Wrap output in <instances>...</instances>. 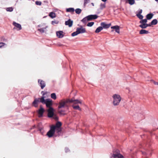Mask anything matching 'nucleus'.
Wrapping results in <instances>:
<instances>
[{"label":"nucleus","mask_w":158,"mask_h":158,"mask_svg":"<svg viewBox=\"0 0 158 158\" xmlns=\"http://www.w3.org/2000/svg\"><path fill=\"white\" fill-rule=\"evenodd\" d=\"M86 31L85 28H83L82 26H81L80 28H77L76 31L73 32L71 35L72 36L77 35L79 34H82L86 32Z\"/></svg>","instance_id":"nucleus-1"},{"label":"nucleus","mask_w":158,"mask_h":158,"mask_svg":"<svg viewBox=\"0 0 158 158\" xmlns=\"http://www.w3.org/2000/svg\"><path fill=\"white\" fill-rule=\"evenodd\" d=\"M113 98L114 99L113 104L114 106H117L121 100V97L119 95L115 94L113 95Z\"/></svg>","instance_id":"nucleus-2"},{"label":"nucleus","mask_w":158,"mask_h":158,"mask_svg":"<svg viewBox=\"0 0 158 158\" xmlns=\"http://www.w3.org/2000/svg\"><path fill=\"white\" fill-rule=\"evenodd\" d=\"M68 100H69V99H68L66 100L64 99L61 100L59 102V105L58 107V108L59 109H61L65 106L68 107V106L67 104L69 103V102L68 101Z\"/></svg>","instance_id":"nucleus-3"},{"label":"nucleus","mask_w":158,"mask_h":158,"mask_svg":"<svg viewBox=\"0 0 158 158\" xmlns=\"http://www.w3.org/2000/svg\"><path fill=\"white\" fill-rule=\"evenodd\" d=\"M56 131L54 125H52L50 127V129L47 133L46 135L49 138H51L54 135Z\"/></svg>","instance_id":"nucleus-4"},{"label":"nucleus","mask_w":158,"mask_h":158,"mask_svg":"<svg viewBox=\"0 0 158 158\" xmlns=\"http://www.w3.org/2000/svg\"><path fill=\"white\" fill-rule=\"evenodd\" d=\"M112 157L114 158H124L123 156L120 153L118 149L113 151Z\"/></svg>","instance_id":"nucleus-5"},{"label":"nucleus","mask_w":158,"mask_h":158,"mask_svg":"<svg viewBox=\"0 0 158 158\" xmlns=\"http://www.w3.org/2000/svg\"><path fill=\"white\" fill-rule=\"evenodd\" d=\"M62 125V124L61 122H58L56 123L55 126H54L55 127V130L56 132L58 133L60 132L61 131V129L60 127Z\"/></svg>","instance_id":"nucleus-6"},{"label":"nucleus","mask_w":158,"mask_h":158,"mask_svg":"<svg viewBox=\"0 0 158 158\" xmlns=\"http://www.w3.org/2000/svg\"><path fill=\"white\" fill-rule=\"evenodd\" d=\"M12 24L15 26L13 28L14 29H16L17 31L20 30L22 29V27L20 24L16 23L15 22H13Z\"/></svg>","instance_id":"nucleus-7"},{"label":"nucleus","mask_w":158,"mask_h":158,"mask_svg":"<svg viewBox=\"0 0 158 158\" xmlns=\"http://www.w3.org/2000/svg\"><path fill=\"white\" fill-rule=\"evenodd\" d=\"M48 116L49 118L52 117L54 114V109L52 107H50L48 110Z\"/></svg>","instance_id":"nucleus-8"},{"label":"nucleus","mask_w":158,"mask_h":158,"mask_svg":"<svg viewBox=\"0 0 158 158\" xmlns=\"http://www.w3.org/2000/svg\"><path fill=\"white\" fill-rule=\"evenodd\" d=\"M69 102V103H73L74 104H78L79 103L81 104V102L78 99H69V100L68 101Z\"/></svg>","instance_id":"nucleus-9"},{"label":"nucleus","mask_w":158,"mask_h":158,"mask_svg":"<svg viewBox=\"0 0 158 158\" xmlns=\"http://www.w3.org/2000/svg\"><path fill=\"white\" fill-rule=\"evenodd\" d=\"M39 85L40 86L42 89H43L46 85L45 82L41 79H39L38 80Z\"/></svg>","instance_id":"nucleus-10"},{"label":"nucleus","mask_w":158,"mask_h":158,"mask_svg":"<svg viewBox=\"0 0 158 158\" xmlns=\"http://www.w3.org/2000/svg\"><path fill=\"white\" fill-rule=\"evenodd\" d=\"M44 111V110L43 108L40 106V108L39 110L38 111V116L39 117H41L43 116V114Z\"/></svg>","instance_id":"nucleus-11"},{"label":"nucleus","mask_w":158,"mask_h":158,"mask_svg":"<svg viewBox=\"0 0 158 158\" xmlns=\"http://www.w3.org/2000/svg\"><path fill=\"white\" fill-rule=\"evenodd\" d=\"M47 107L48 108L50 107H52L51 106L52 105V103L51 101L49 99H46L45 100V103Z\"/></svg>","instance_id":"nucleus-12"},{"label":"nucleus","mask_w":158,"mask_h":158,"mask_svg":"<svg viewBox=\"0 0 158 158\" xmlns=\"http://www.w3.org/2000/svg\"><path fill=\"white\" fill-rule=\"evenodd\" d=\"M98 16L96 15H90L87 16L88 17V20L89 21L91 20L92 19H95L97 18Z\"/></svg>","instance_id":"nucleus-13"},{"label":"nucleus","mask_w":158,"mask_h":158,"mask_svg":"<svg viewBox=\"0 0 158 158\" xmlns=\"http://www.w3.org/2000/svg\"><path fill=\"white\" fill-rule=\"evenodd\" d=\"M101 25L103 28L106 29L109 28L110 27L111 25V24L110 23L107 24L105 23L102 22L101 23Z\"/></svg>","instance_id":"nucleus-14"},{"label":"nucleus","mask_w":158,"mask_h":158,"mask_svg":"<svg viewBox=\"0 0 158 158\" xmlns=\"http://www.w3.org/2000/svg\"><path fill=\"white\" fill-rule=\"evenodd\" d=\"M63 32L62 31H57L56 32V34L57 36L60 38H62L64 36V35L63 34Z\"/></svg>","instance_id":"nucleus-15"},{"label":"nucleus","mask_w":158,"mask_h":158,"mask_svg":"<svg viewBox=\"0 0 158 158\" xmlns=\"http://www.w3.org/2000/svg\"><path fill=\"white\" fill-rule=\"evenodd\" d=\"M73 24V21L70 19H69L67 21L65 22V24L66 25H68L69 27L72 26Z\"/></svg>","instance_id":"nucleus-16"},{"label":"nucleus","mask_w":158,"mask_h":158,"mask_svg":"<svg viewBox=\"0 0 158 158\" xmlns=\"http://www.w3.org/2000/svg\"><path fill=\"white\" fill-rule=\"evenodd\" d=\"M111 28L115 30V31L118 33H119V26L118 25H116L111 27Z\"/></svg>","instance_id":"nucleus-17"},{"label":"nucleus","mask_w":158,"mask_h":158,"mask_svg":"<svg viewBox=\"0 0 158 158\" xmlns=\"http://www.w3.org/2000/svg\"><path fill=\"white\" fill-rule=\"evenodd\" d=\"M48 27V26H46L45 27H42L38 29V30L40 32L43 33L47 31V28Z\"/></svg>","instance_id":"nucleus-18"},{"label":"nucleus","mask_w":158,"mask_h":158,"mask_svg":"<svg viewBox=\"0 0 158 158\" xmlns=\"http://www.w3.org/2000/svg\"><path fill=\"white\" fill-rule=\"evenodd\" d=\"M39 102V98H35L33 102L32 103V104L34 105V106L35 107H37V104Z\"/></svg>","instance_id":"nucleus-19"},{"label":"nucleus","mask_w":158,"mask_h":158,"mask_svg":"<svg viewBox=\"0 0 158 158\" xmlns=\"http://www.w3.org/2000/svg\"><path fill=\"white\" fill-rule=\"evenodd\" d=\"M148 33L149 32L148 31L143 29L141 30L139 32V34H148Z\"/></svg>","instance_id":"nucleus-20"},{"label":"nucleus","mask_w":158,"mask_h":158,"mask_svg":"<svg viewBox=\"0 0 158 158\" xmlns=\"http://www.w3.org/2000/svg\"><path fill=\"white\" fill-rule=\"evenodd\" d=\"M153 16V14L150 13V14H148L146 15L147 19L148 20L152 18Z\"/></svg>","instance_id":"nucleus-21"},{"label":"nucleus","mask_w":158,"mask_h":158,"mask_svg":"<svg viewBox=\"0 0 158 158\" xmlns=\"http://www.w3.org/2000/svg\"><path fill=\"white\" fill-rule=\"evenodd\" d=\"M75 10L73 8H69L66 9V11L67 12H73Z\"/></svg>","instance_id":"nucleus-22"},{"label":"nucleus","mask_w":158,"mask_h":158,"mask_svg":"<svg viewBox=\"0 0 158 158\" xmlns=\"http://www.w3.org/2000/svg\"><path fill=\"white\" fill-rule=\"evenodd\" d=\"M102 29L103 27H99L96 29L95 31V32L96 33H98Z\"/></svg>","instance_id":"nucleus-23"},{"label":"nucleus","mask_w":158,"mask_h":158,"mask_svg":"<svg viewBox=\"0 0 158 158\" xmlns=\"http://www.w3.org/2000/svg\"><path fill=\"white\" fill-rule=\"evenodd\" d=\"M65 112V110H62L61 109H59L58 110V113L61 115H64V113Z\"/></svg>","instance_id":"nucleus-24"},{"label":"nucleus","mask_w":158,"mask_h":158,"mask_svg":"<svg viewBox=\"0 0 158 158\" xmlns=\"http://www.w3.org/2000/svg\"><path fill=\"white\" fill-rule=\"evenodd\" d=\"M51 98L54 100H56V96L55 93H53L51 94Z\"/></svg>","instance_id":"nucleus-25"},{"label":"nucleus","mask_w":158,"mask_h":158,"mask_svg":"<svg viewBox=\"0 0 158 158\" xmlns=\"http://www.w3.org/2000/svg\"><path fill=\"white\" fill-rule=\"evenodd\" d=\"M49 16L52 19L55 18L56 17L55 13L53 12H50L49 14Z\"/></svg>","instance_id":"nucleus-26"},{"label":"nucleus","mask_w":158,"mask_h":158,"mask_svg":"<svg viewBox=\"0 0 158 158\" xmlns=\"http://www.w3.org/2000/svg\"><path fill=\"white\" fill-rule=\"evenodd\" d=\"M158 23L157 20L156 19H154L151 22V24L153 25H155L157 24Z\"/></svg>","instance_id":"nucleus-27"},{"label":"nucleus","mask_w":158,"mask_h":158,"mask_svg":"<svg viewBox=\"0 0 158 158\" xmlns=\"http://www.w3.org/2000/svg\"><path fill=\"white\" fill-rule=\"evenodd\" d=\"M75 10L76 13L77 14H79L81 11V10L79 8L76 9Z\"/></svg>","instance_id":"nucleus-28"},{"label":"nucleus","mask_w":158,"mask_h":158,"mask_svg":"<svg viewBox=\"0 0 158 158\" xmlns=\"http://www.w3.org/2000/svg\"><path fill=\"white\" fill-rule=\"evenodd\" d=\"M88 17H87V16L86 17H85L83 18L81 20V22H82L84 23H85L89 21L88 20Z\"/></svg>","instance_id":"nucleus-29"},{"label":"nucleus","mask_w":158,"mask_h":158,"mask_svg":"<svg viewBox=\"0 0 158 158\" xmlns=\"http://www.w3.org/2000/svg\"><path fill=\"white\" fill-rule=\"evenodd\" d=\"M7 46V45L6 44L3 43V42H1L0 43V48H2L4 47H6Z\"/></svg>","instance_id":"nucleus-30"},{"label":"nucleus","mask_w":158,"mask_h":158,"mask_svg":"<svg viewBox=\"0 0 158 158\" xmlns=\"http://www.w3.org/2000/svg\"><path fill=\"white\" fill-rule=\"evenodd\" d=\"M90 2V0H84V7H85L87 4Z\"/></svg>","instance_id":"nucleus-31"},{"label":"nucleus","mask_w":158,"mask_h":158,"mask_svg":"<svg viewBox=\"0 0 158 158\" xmlns=\"http://www.w3.org/2000/svg\"><path fill=\"white\" fill-rule=\"evenodd\" d=\"M73 108L74 109H77L79 110L80 111L81 110V109L79 107V106L78 105L74 106V105H73L72 106Z\"/></svg>","instance_id":"nucleus-32"},{"label":"nucleus","mask_w":158,"mask_h":158,"mask_svg":"<svg viewBox=\"0 0 158 158\" xmlns=\"http://www.w3.org/2000/svg\"><path fill=\"white\" fill-rule=\"evenodd\" d=\"M39 100H40V102L43 103H45V100L44 99V96H42L41 98H39Z\"/></svg>","instance_id":"nucleus-33"},{"label":"nucleus","mask_w":158,"mask_h":158,"mask_svg":"<svg viewBox=\"0 0 158 158\" xmlns=\"http://www.w3.org/2000/svg\"><path fill=\"white\" fill-rule=\"evenodd\" d=\"M147 22V19H142L140 21V23L141 24H145Z\"/></svg>","instance_id":"nucleus-34"},{"label":"nucleus","mask_w":158,"mask_h":158,"mask_svg":"<svg viewBox=\"0 0 158 158\" xmlns=\"http://www.w3.org/2000/svg\"><path fill=\"white\" fill-rule=\"evenodd\" d=\"M129 3L131 5H132L135 3V2L134 0H127Z\"/></svg>","instance_id":"nucleus-35"},{"label":"nucleus","mask_w":158,"mask_h":158,"mask_svg":"<svg viewBox=\"0 0 158 158\" xmlns=\"http://www.w3.org/2000/svg\"><path fill=\"white\" fill-rule=\"evenodd\" d=\"M136 16L140 19H142L143 18V16L142 15L139 14H136Z\"/></svg>","instance_id":"nucleus-36"},{"label":"nucleus","mask_w":158,"mask_h":158,"mask_svg":"<svg viewBox=\"0 0 158 158\" xmlns=\"http://www.w3.org/2000/svg\"><path fill=\"white\" fill-rule=\"evenodd\" d=\"M7 11L12 12L13 10V8L12 7H8L6 9Z\"/></svg>","instance_id":"nucleus-37"},{"label":"nucleus","mask_w":158,"mask_h":158,"mask_svg":"<svg viewBox=\"0 0 158 158\" xmlns=\"http://www.w3.org/2000/svg\"><path fill=\"white\" fill-rule=\"evenodd\" d=\"M94 23L93 22H89L87 24V26L88 27H91L94 25Z\"/></svg>","instance_id":"nucleus-38"},{"label":"nucleus","mask_w":158,"mask_h":158,"mask_svg":"<svg viewBox=\"0 0 158 158\" xmlns=\"http://www.w3.org/2000/svg\"><path fill=\"white\" fill-rule=\"evenodd\" d=\"M139 26L143 29L146 28V27L145 26V24H141L139 25Z\"/></svg>","instance_id":"nucleus-39"},{"label":"nucleus","mask_w":158,"mask_h":158,"mask_svg":"<svg viewBox=\"0 0 158 158\" xmlns=\"http://www.w3.org/2000/svg\"><path fill=\"white\" fill-rule=\"evenodd\" d=\"M64 150L66 153H69L70 152V150L67 147L65 148Z\"/></svg>","instance_id":"nucleus-40"},{"label":"nucleus","mask_w":158,"mask_h":158,"mask_svg":"<svg viewBox=\"0 0 158 158\" xmlns=\"http://www.w3.org/2000/svg\"><path fill=\"white\" fill-rule=\"evenodd\" d=\"M58 21H56L55 20H54L52 22V24L53 25L56 24H58Z\"/></svg>","instance_id":"nucleus-41"},{"label":"nucleus","mask_w":158,"mask_h":158,"mask_svg":"<svg viewBox=\"0 0 158 158\" xmlns=\"http://www.w3.org/2000/svg\"><path fill=\"white\" fill-rule=\"evenodd\" d=\"M35 4L37 5L40 6L41 4V2L40 1H36L35 2Z\"/></svg>","instance_id":"nucleus-42"},{"label":"nucleus","mask_w":158,"mask_h":158,"mask_svg":"<svg viewBox=\"0 0 158 158\" xmlns=\"http://www.w3.org/2000/svg\"><path fill=\"white\" fill-rule=\"evenodd\" d=\"M105 6V4L101 3L100 4V8L101 9H102L104 8Z\"/></svg>","instance_id":"nucleus-43"},{"label":"nucleus","mask_w":158,"mask_h":158,"mask_svg":"<svg viewBox=\"0 0 158 158\" xmlns=\"http://www.w3.org/2000/svg\"><path fill=\"white\" fill-rule=\"evenodd\" d=\"M55 120H57L58 119V117L55 114H54V116L52 117Z\"/></svg>","instance_id":"nucleus-44"},{"label":"nucleus","mask_w":158,"mask_h":158,"mask_svg":"<svg viewBox=\"0 0 158 158\" xmlns=\"http://www.w3.org/2000/svg\"><path fill=\"white\" fill-rule=\"evenodd\" d=\"M142 12V10L141 9H139L138 10V13L137 14H141Z\"/></svg>","instance_id":"nucleus-45"},{"label":"nucleus","mask_w":158,"mask_h":158,"mask_svg":"<svg viewBox=\"0 0 158 158\" xmlns=\"http://www.w3.org/2000/svg\"><path fill=\"white\" fill-rule=\"evenodd\" d=\"M39 130L40 131V132L41 133V134L43 135V133L42 132V131L43 130V128H39Z\"/></svg>","instance_id":"nucleus-46"},{"label":"nucleus","mask_w":158,"mask_h":158,"mask_svg":"<svg viewBox=\"0 0 158 158\" xmlns=\"http://www.w3.org/2000/svg\"><path fill=\"white\" fill-rule=\"evenodd\" d=\"M153 83L155 85H158V82L153 81Z\"/></svg>","instance_id":"nucleus-47"},{"label":"nucleus","mask_w":158,"mask_h":158,"mask_svg":"<svg viewBox=\"0 0 158 158\" xmlns=\"http://www.w3.org/2000/svg\"><path fill=\"white\" fill-rule=\"evenodd\" d=\"M3 41H5V42H6L7 41V40L6 39H4L3 40Z\"/></svg>","instance_id":"nucleus-48"},{"label":"nucleus","mask_w":158,"mask_h":158,"mask_svg":"<svg viewBox=\"0 0 158 158\" xmlns=\"http://www.w3.org/2000/svg\"><path fill=\"white\" fill-rule=\"evenodd\" d=\"M145 26L146 27V28L147 27H148V24H147L146 23H145Z\"/></svg>","instance_id":"nucleus-49"},{"label":"nucleus","mask_w":158,"mask_h":158,"mask_svg":"<svg viewBox=\"0 0 158 158\" xmlns=\"http://www.w3.org/2000/svg\"><path fill=\"white\" fill-rule=\"evenodd\" d=\"M152 25H153L151 24V22L150 23V24H148V27L151 26Z\"/></svg>","instance_id":"nucleus-50"},{"label":"nucleus","mask_w":158,"mask_h":158,"mask_svg":"<svg viewBox=\"0 0 158 158\" xmlns=\"http://www.w3.org/2000/svg\"><path fill=\"white\" fill-rule=\"evenodd\" d=\"M42 27V25H39L38 26V27Z\"/></svg>","instance_id":"nucleus-51"},{"label":"nucleus","mask_w":158,"mask_h":158,"mask_svg":"<svg viewBox=\"0 0 158 158\" xmlns=\"http://www.w3.org/2000/svg\"><path fill=\"white\" fill-rule=\"evenodd\" d=\"M91 4L93 6H94V3H93V2H92V3H91Z\"/></svg>","instance_id":"nucleus-52"},{"label":"nucleus","mask_w":158,"mask_h":158,"mask_svg":"<svg viewBox=\"0 0 158 158\" xmlns=\"http://www.w3.org/2000/svg\"><path fill=\"white\" fill-rule=\"evenodd\" d=\"M102 1L103 2H106L107 0H102Z\"/></svg>","instance_id":"nucleus-53"},{"label":"nucleus","mask_w":158,"mask_h":158,"mask_svg":"<svg viewBox=\"0 0 158 158\" xmlns=\"http://www.w3.org/2000/svg\"><path fill=\"white\" fill-rule=\"evenodd\" d=\"M145 152H143V154H144V155H145Z\"/></svg>","instance_id":"nucleus-54"},{"label":"nucleus","mask_w":158,"mask_h":158,"mask_svg":"<svg viewBox=\"0 0 158 158\" xmlns=\"http://www.w3.org/2000/svg\"><path fill=\"white\" fill-rule=\"evenodd\" d=\"M155 1L157 2H158V0H155Z\"/></svg>","instance_id":"nucleus-55"},{"label":"nucleus","mask_w":158,"mask_h":158,"mask_svg":"<svg viewBox=\"0 0 158 158\" xmlns=\"http://www.w3.org/2000/svg\"><path fill=\"white\" fill-rule=\"evenodd\" d=\"M59 45L60 46L61 45H60V44H59Z\"/></svg>","instance_id":"nucleus-56"}]
</instances>
